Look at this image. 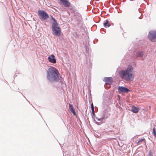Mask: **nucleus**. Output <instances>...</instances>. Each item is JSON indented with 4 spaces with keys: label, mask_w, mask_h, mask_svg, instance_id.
Instances as JSON below:
<instances>
[{
    "label": "nucleus",
    "mask_w": 156,
    "mask_h": 156,
    "mask_svg": "<svg viewBox=\"0 0 156 156\" xmlns=\"http://www.w3.org/2000/svg\"><path fill=\"white\" fill-rule=\"evenodd\" d=\"M96 119H98V120L100 121L101 120V119H99L98 118H96Z\"/></svg>",
    "instance_id": "aec40b11"
},
{
    "label": "nucleus",
    "mask_w": 156,
    "mask_h": 156,
    "mask_svg": "<svg viewBox=\"0 0 156 156\" xmlns=\"http://www.w3.org/2000/svg\"><path fill=\"white\" fill-rule=\"evenodd\" d=\"M59 75V73L58 70L54 67L49 68L47 72V79L51 82L58 80Z\"/></svg>",
    "instance_id": "f03ea898"
},
{
    "label": "nucleus",
    "mask_w": 156,
    "mask_h": 156,
    "mask_svg": "<svg viewBox=\"0 0 156 156\" xmlns=\"http://www.w3.org/2000/svg\"><path fill=\"white\" fill-rule=\"evenodd\" d=\"M104 81L106 83V85L108 84L110 85L112 83V79L111 77H106L104 78Z\"/></svg>",
    "instance_id": "0eeeda50"
},
{
    "label": "nucleus",
    "mask_w": 156,
    "mask_h": 156,
    "mask_svg": "<svg viewBox=\"0 0 156 156\" xmlns=\"http://www.w3.org/2000/svg\"><path fill=\"white\" fill-rule=\"evenodd\" d=\"M92 111L93 113H94V108H91Z\"/></svg>",
    "instance_id": "a211bd4d"
},
{
    "label": "nucleus",
    "mask_w": 156,
    "mask_h": 156,
    "mask_svg": "<svg viewBox=\"0 0 156 156\" xmlns=\"http://www.w3.org/2000/svg\"><path fill=\"white\" fill-rule=\"evenodd\" d=\"M149 39L152 42L156 41V31L151 30L148 35Z\"/></svg>",
    "instance_id": "39448f33"
},
{
    "label": "nucleus",
    "mask_w": 156,
    "mask_h": 156,
    "mask_svg": "<svg viewBox=\"0 0 156 156\" xmlns=\"http://www.w3.org/2000/svg\"><path fill=\"white\" fill-rule=\"evenodd\" d=\"M48 60L49 62L53 63H55L56 62V60L55 59V56L54 55H51L48 57Z\"/></svg>",
    "instance_id": "1a4fd4ad"
},
{
    "label": "nucleus",
    "mask_w": 156,
    "mask_h": 156,
    "mask_svg": "<svg viewBox=\"0 0 156 156\" xmlns=\"http://www.w3.org/2000/svg\"><path fill=\"white\" fill-rule=\"evenodd\" d=\"M57 23H53L52 24V29L54 34L57 36H59L61 33V30L60 28L58 26Z\"/></svg>",
    "instance_id": "7ed1b4c3"
},
{
    "label": "nucleus",
    "mask_w": 156,
    "mask_h": 156,
    "mask_svg": "<svg viewBox=\"0 0 156 156\" xmlns=\"http://www.w3.org/2000/svg\"><path fill=\"white\" fill-rule=\"evenodd\" d=\"M143 55V52L142 51H140L137 53L136 56L138 57H141Z\"/></svg>",
    "instance_id": "4468645a"
},
{
    "label": "nucleus",
    "mask_w": 156,
    "mask_h": 156,
    "mask_svg": "<svg viewBox=\"0 0 156 156\" xmlns=\"http://www.w3.org/2000/svg\"><path fill=\"white\" fill-rule=\"evenodd\" d=\"M145 140L144 139H141L139 140V141H138V142L137 143V144H139L142 141H144V142H145Z\"/></svg>",
    "instance_id": "dca6fc26"
},
{
    "label": "nucleus",
    "mask_w": 156,
    "mask_h": 156,
    "mask_svg": "<svg viewBox=\"0 0 156 156\" xmlns=\"http://www.w3.org/2000/svg\"><path fill=\"white\" fill-rule=\"evenodd\" d=\"M139 108L138 107L133 106L132 108V111L133 113H136L138 112Z\"/></svg>",
    "instance_id": "f8f14e48"
},
{
    "label": "nucleus",
    "mask_w": 156,
    "mask_h": 156,
    "mask_svg": "<svg viewBox=\"0 0 156 156\" xmlns=\"http://www.w3.org/2000/svg\"><path fill=\"white\" fill-rule=\"evenodd\" d=\"M152 133H153L154 136L156 137V128L155 127H154L153 129Z\"/></svg>",
    "instance_id": "2eb2a0df"
},
{
    "label": "nucleus",
    "mask_w": 156,
    "mask_h": 156,
    "mask_svg": "<svg viewBox=\"0 0 156 156\" xmlns=\"http://www.w3.org/2000/svg\"><path fill=\"white\" fill-rule=\"evenodd\" d=\"M133 67L129 66L126 70H122L119 73V76L128 81L132 80L133 79L134 76L132 73Z\"/></svg>",
    "instance_id": "f257e3e1"
},
{
    "label": "nucleus",
    "mask_w": 156,
    "mask_h": 156,
    "mask_svg": "<svg viewBox=\"0 0 156 156\" xmlns=\"http://www.w3.org/2000/svg\"><path fill=\"white\" fill-rule=\"evenodd\" d=\"M118 91L119 92H126L127 93L129 91V90L127 88L123 87H119Z\"/></svg>",
    "instance_id": "6e6552de"
},
{
    "label": "nucleus",
    "mask_w": 156,
    "mask_h": 156,
    "mask_svg": "<svg viewBox=\"0 0 156 156\" xmlns=\"http://www.w3.org/2000/svg\"><path fill=\"white\" fill-rule=\"evenodd\" d=\"M59 3H62L65 7H68L70 5V3L67 0H58Z\"/></svg>",
    "instance_id": "423d86ee"
},
{
    "label": "nucleus",
    "mask_w": 156,
    "mask_h": 156,
    "mask_svg": "<svg viewBox=\"0 0 156 156\" xmlns=\"http://www.w3.org/2000/svg\"><path fill=\"white\" fill-rule=\"evenodd\" d=\"M72 13L73 14L74 16L76 17L77 18L79 17L81 18V15L78 12H76L75 10H73L72 12Z\"/></svg>",
    "instance_id": "9d476101"
},
{
    "label": "nucleus",
    "mask_w": 156,
    "mask_h": 156,
    "mask_svg": "<svg viewBox=\"0 0 156 156\" xmlns=\"http://www.w3.org/2000/svg\"><path fill=\"white\" fill-rule=\"evenodd\" d=\"M104 25L105 28L109 27L110 26L108 20H106L104 22Z\"/></svg>",
    "instance_id": "ddd939ff"
},
{
    "label": "nucleus",
    "mask_w": 156,
    "mask_h": 156,
    "mask_svg": "<svg viewBox=\"0 0 156 156\" xmlns=\"http://www.w3.org/2000/svg\"><path fill=\"white\" fill-rule=\"evenodd\" d=\"M91 108H94V106H93V104H92L91 105Z\"/></svg>",
    "instance_id": "6ab92c4d"
},
{
    "label": "nucleus",
    "mask_w": 156,
    "mask_h": 156,
    "mask_svg": "<svg viewBox=\"0 0 156 156\" xmlns=\"http://www.w3.org/2000/svg\"><path fill=\"white\" fill-rule=\"evenodd\" d=\"M69 108L71 113L73 114V115H76V113L74 109L73 108L72 105L70 104H69Z\"/></svg>",
    "instance_id": "9b49d317"
},
{
    "label": "nucleus",
    "mask_w": 156,
    "mask_h": 156,
    "mask_svg": "<svg viewBox=\"0 0 156 156\" xmlns=\"http://www.w3.org/2000/svg\"><path fill=\"white\" fill-rule=\"evenodd\" d=\"M38 15L40 16V19L42 20H45L49 18L48 14L44 11L38 10Z\"/></svg>",
    "instance_id": "20e7f679"
},
{
    "label": "nucleus",
    "mask_w": 156,
    "mask_h": 156,
    "mask_svg": "<svg viewBox=\"0 0 156 156\" xmlns=\"http://www.w3.org/2000/svg\"><path fill=\"white\" fill-rule=\"evenodd\" d=\"M51 16V19L53 20L54 22V23H57L56 20L55 19H54V18H53V17L52 16Z\"/></svg>",
    "instance_id": "f3484780"
}]
</instances>
